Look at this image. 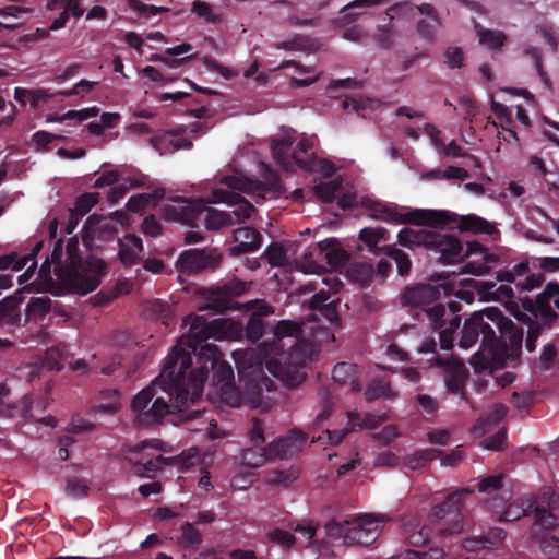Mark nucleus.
<instances>
[{
    "instance_id": "obj_64",
    "label": "nucleus",
    "mask_w": 559,
    "mask_h": 559,
    "mask_svg": "<svg viewBox=\"0 0 559 559\" xmlns=\"http://www.w3.org/2000/svg\"><path fill=\"white\" fill-rule=\"evenodd\" d=\"M444 557L443 549L430 548L428 551H409L408 559H442Z\"/></svg>"
},
{
    "instance_id": "obj_55",
    "label": "nucleus",
    "mask_w": 559,
    "mask_h": 559,
    "mask_svg": "<svg viewBox=\"0 0 559 559\" xmlns=\"http://www.w3.org/2000/svg\"><path fill=\"white\" fill-rule=\"evenodd\" d=\"M264 255L266 257L269 263L272 266H281L284 264L286 260V252L284 248L278 243H271L264 251Z\"/></svg>"
},
{
    "instance_id": "obj_23",
    "label": "nucleus",
    "mask_w": 559,
    "mask_h": 559,
    "mask_svg": "<svg viewBox=\"0 0 559 559\" xmlns=\"http://www.w3.org/2000/svg\"><path fill=\"white\" fill-rule=\"evenodd\" d=\"M333 380L341 385H349L352 392H359L361 383L358 380V367L349 362H338L332 371Z\"/></svg>"
},
{
    "instance_id": "obj_1",
    "label": "nucleus",
    "mask_w": 559,
    "mask_h": 559,
    "mask_svg": "<svg viewBox=\"0 0 559 559\" xmlns=\"http://www.w3.org/2000/svg\"><path fill=\"white\" fill-rule=\"evenodd\" d=\"M231 326L225 319L207 321L203 316H194L189 333L168 354L162 369V379H168V389L176 394L175 406H187L202 395L205 381L212 372L211 382L219 386L234 382V370L222 359V353L214 344H204L209 338L224 340Z\"/></svg>"
},
{
    "instance_id": "obj_16",
    "label": "nucleus",
    "mask_w": 559,
    "mask_h": 559,
    "mask_svg": "<svg viewBox=\"0 0 559 559\" xmlns=\"http://www.w3.org/2000/svg\"><path fill=\"white\" fill-rule=\"evenodd\" d=\"M445 314L447 309L442 304H436L432 308L425 310V317L429 320L431 325L436 329H440V347L444 350H449L453 347L454 333L460 326L461 317L456 316L450 318L449 322H447L444 319Z\"/></svg>"
},
{
    "instance_id": "obj_12",
    "label": "nucleus",
    "mask_w": 559,
    "mask_h": 559,
    "mask_svg": "<svg viewBox=\"0 0 559 559\" xmlns=\"http://www.w3.org/2000/svg\"><path fill=\"white\" fill-rule=\"evenodd\" d=\"M384 520V515L362 514L357 516L352 526L345 531L344 543L349 546L364 547L373 545L380 535V524Z\"/></svg>"
},
{
    "instance_id": "obj_41",
    "label": "nucleus",
    "mask_w": 559,
    "mask_h": 559,
    "mask_svg": "<svg viewBox=\"0 0 559 559\" xmlns=\"http://www.w3.org/2000/svg\"><path fill=\"white\" fill-rule=\"evenodd\" d=\"M191 13L203 19L206 23L217 24L222 21V16L213 11L212 5L202 0H194L191 3Z\"/></svg>"
},
{
    "instance_id": "obj_3",
    "label": "nucleus",
    "mask_w": 559,
    "mask_h": 559,
    "mask_svg": "<svg viewBox=\"0 0 559 559\" xmlns=\"http://www.w3.org/2000/svg\"><path fill=\"white\" fill-rule=\"evenodd\" d=\"M207 203L203 199L177 197L164 205L163 216L166 221L191 227H197L199 223H203L209 230H218L222 227L241 223L240 221H234L235 216L230 212L210 207Z\"/></svg>"
},
{
    "instance_id": "obj_10",
    "label": "nucleus",
    "mask_w": 559,
    "mask_h": 559,
    "mask_svg": "<svg viewBox=\"0 0 559 559\" xmlns=\"http://www.w3.org/2000/svg\"><path fill=\"white\" fill-rule=\"evenodd\" d=\"M479 336H481L479 350L484 358L487 359L488 348L495 343L492 316H489V308L474 312L465 320L459 346L468 349L477 343Z\"/></svg>"
},
{
    "instance_id": "obj_33",
    "label": "nucleus",
    "mask_w": 559,
    "mask_h": 559,
    "mask_svg": "<svg viewBox=\"0 0 559 559\" xmlns=\"http://www.w3.org/2000/svg\"><path fill=\"white\" fill-rule=\"evenodd\" d=\"M476 34L480 44L487 46L491 50H499L506 43V35L501 31L487 29L481 25L476 24Z\"/></svg>"
},
{
    "instance_id": "obj_53",
    "label": "nucleus",
    "mask_w": 559,
    "mask_h": 559,
    "mask_svg": "<svg viewBox=\"0 0 559 559\" xmlns=\"http://www.w3.org/2000/svg\"><path fill=\"white\" fill-rule=\"evenodd\" d=\"M128 5L139 15L145 17L155 16L162 12L167 11L165 7L150 5L142 2L141 0H128Z\"/></svg>"
},
{
    "instance_id": "obj_21",
    "label": "nucleus",
    "mask_w": 559,
    "mask_h": 559,
    "mask_svg": "<svg viewBox=\"0 0 559 559\" xmlns=\"http://www.w3.org/2000/svg\"><path fill=\"white\" fill-rule=\"evenodd\" d=\"M26 290L31 292L32 288L24 286L0 301V322L9 325H17L20 323L21 313L19 307L24 299L23 293Z\"/></svg>"
},
{
    "instance_id": "obj_58",
    "label": "nucleus",
    "mask_w": 559,
    "mask_h": 559,
    "mask_svg": "<svg viewBox=\"0 0 559 559\" xmlns=\"http://www.w3.org/2000/svg\"><path fill=\"white\" fill-rule=\"evenodd\" d=\"M373 38L381 48L390 49L392 46V26L390 22L385 25H379Z\"/></svg>"
},
{
    "instance_id": "obj_62",
    "label": "nucleus",
    "mask_w": 559,
    "mask_h": 559,
    "mask_svg": "<svg viewBox=\"0 0 559 559\" xmlns=\"http://www.w3.org/2000/svg\"><path fill=\"white\" fill-rule=\"evenodd\" d=\"M507 536V532L501 527H491L487 535H485V540L488 549L497 548L501 545Z\"/></svg>"
},
{
    "instance_id": "obj_36",
    "label": "nucleus",
    "mask_w": 559,
    "mask_h": 559,
    "mask_svg": "<svg viewBox=\"0 0 559 559\" xmlns=\"http://www.w3.org/2000/svg\"><path fill=\"white\" fill-rule=\"evenodd\" d=\"M442 451L437 449H425L417 451L405 459V464L408 468L415 471L426 466L429 462L441 456Z\"/></svg>"
},
{
    "instance_id": "obj_6",
    "label": "nucleus",
    "mask_w": 559,
    "mask_h": 559,
    "mask_svg": "<svg viewBox=\"0 0 559 559\" xmlns=\"http://www.w3.org/2000/svg\"><path fill=\"white\" fill-rule=\"evenodd\" d=\"M495 330V343L488 348L487 360L501 362L508 358L519 357L522 348L524 331L506 317L497 307H489Z\"/></svg>"
},
{
    "instance_id": "obj_2",
    "label": "nucleus",
    "mask_w": 559,
    "mask_h": 559,
    "mask_svg": "<svg viewBox=\"0 0 559 559\" xmlns=\"http://www.w3.org/2000/svg\"><path fill=\"white\" fill-rule=\"evenodd\" d=\"M272 341H263L260 352L266 360V369L289 388L298 386L305 380L300 371L310 357V347L302 340L301 323L281 320L272 328Z\"/></svg>"
},
{
    "instance_id": "obj_63",
    "label": "nucleus",
    "mask_w": 559,
    "mask_h": 559,
    "mask_svg": "<svg viewBox=\"0 0 559 559\" xmlns=\"http://www.w3.org/2000/svg\"><path fill=\"white\" fill-rule=\"evenodd\" d=\"M142 231L146 236L158 237L162 234V226L154 215H148L142 222Z\"/></svg>"
},
{
    "instance_id": "obj_14",
    "label": "nucleus",
    "mask_w": 559,
    "mask_h": 559,
    "mask_svg": "<svg viewBox=\"0 0 559 559\" xmlns=\"http://www.w3.org/2000/svg\"><path fill=\"white\" fill-rule=\"evenodd\" d=\"M441 293L445 296L452 294V286L442 284L439 286H432L429 284H418L416 286L406 287L402 294V302L404 306H409L414 309H420L425 316V310L431 302L436 301Z\"/></svg>"
},
{
    "instance_id": "obj_59",
    "label": "nucleus",
    "mask_w": 559,
    "mask_h": 559,
    "mask_svg": "<svg viewBox=\"0 0 559 559\" xmlns=\"http://www.w3.org/2000/svg\"><path fill=\"white\" fill-rule=\"evenodd\" d=\"M308 46H309V39L307 37L300 36V35H297L289 40L281 41L276 45V47L278 49H284V50H288V51H292V50L304 51L308 48Z\"/></svg>"
},
{
    "instance_id": "obj_46",
    "label": "nucleus",
    "mask_w": 559,
    "mask_h": 559,
    "mask_svg": "<svg viewBox=\"0 0 559 559\" xmlns=\"http://www.w3.org/2000/svg\"><path fill=\"white\" fill-rule=\"evenodd\" d=\"M98 198L99 195L96 192L81 194L75 201L74 212H78L79 216L86 215L98 203Z\"/></svg>"
},
{
    "instance_id": "obj_51",
    "label": "nucleus",
    "mask_w": 559,
    "mask_h": 559,
    "mask_svg": "<svg viewBox=\"0 0 559 559\" xmlns=\"http://www.w3.org/2000/svg\"><path fill=\"white\" fill-rule=\"evenodd\" d=\"M417 7L409 1H401L388 8L385 13L391 22L397 16L414 15L415 11L417 12Z\"/></svg>"
},
{
    "instance_id": "obj_42",
    "label": "nucleus",
    "mask_w": 559,
    "mask_h": 559,
    "mask_svg": "<svg viewBox=\"0 0 559 559\" xmlns=\"http://www.w3.org/2000/svg\"><path fill=\"white\" fill-rule=\"evenodd\" d=\"M386 254L396 263L397 273L401 276H405L411 272L412 261L404 251L394 247H389Z\"/></svg>"
},
{
    "instance_id": "obj_18",
    "label": "nucleus",
    "mask_w": 559,
    "mask_h": 559,
    "mask_svg": "<svg viewBox=\"0 0 559 559\" xmlns=\"http://www.w3.org/2000/svg\"><path fill=\"white\" fill-rule=\"evenodd\" d=\"M429 249L440 253L441 262L456 263L464 259L461 241L451 235L432 233Z\"/></svg>"
},
{
    "instance_id": "obj_34",
    "label": "nucleus",
    "mask_w": 559,
    "mask_h": 559,
    "mask_svg": "<svg viewBox=\"0 0 559 559\" xmlns=\"http://www.w3.org/2000/svg\"><path fill=\"white\" fill-rule=\"evenodd\" d=\"M170 459L165 457L160 454L154 459H141L134 464L135 473L141 477L152 478L163 467L168 464Z\"/></svg>"
},
{
    "instance_id": "obj_32",
    "label": "nucleus",
    "mask_w": 559,
    "mask_h": 559,
    "mask_svg": "<svg viewBox=\"0 0 559 559\" xmlns=\"http://www.w3.org/2000/svg\"><path fill=\"white\" fill-rule=\"evenodd\" d=\"M436 347H437V344H436V341L433 338H426L423 341V343L420 344V346L418 347V353L420 354H428V353H432L435 354L433 356V360H435V364L439 367H444V368H448L450 370H453V371H457L462 368V364L459 362L456 359L452 358V357H441L439 355H437L436 353Z\"/></svg>"
},
{
    "instance_id": "obj_45",
    "label": "nucleus",
    "mask_w": 559,
    "mask_h": 559,
    "mask_svg": "<svg viewBox=\"0 0 559 559\" xmlns=\"http://www.w3.org/2000/svg\"><path fill=\"white\" fill-rule=\"evenodd\" d=\"M539 364L543 370H550L559 364L558 350L552 343H548L542 349Z\"/></svg>"
},
{
    "instance_id": "obj_4",
    "label": "nucleus",
    "mask_w": 559,
    "mask_h": 559,
    "mask_svg": "<svg viewBox=\"0 0 559 559\" xmlns=\"http://www.w3.org/2000/svg\"><path fill=\"white\" fill-rule=\"evenodd\" d=\"M162 373L151 385L141 390L132 400V409L140 426L158 424L164 416L173 412H182L186 406H175L177 394L168 389V379Z\"/></svg>"
},
{
    "instance_id": "obj_61",
    "label": "nucleus",
    "mask_w": 559,
    "mask_h": 559,
    "mask_svg": "<svg viewBox=\"0 0 559 559\" xmlns=\"http://www.w3.org/2000/svg\"><path fill=\"white\" fill-rule=\"evenodd\" d=\"M507 440V432L503 429H500L495 435L486 438L483 441V445L485 449L491 450V451H500L503 449V445Z\"/></svg>"
},
{
    "instance_id": "obj_56",
    "label": "nucleus",
    "mask_w": 559,
    "mask_h": 559,
    "mask_svg": "<svg viewBox=\"0 0 559 559\" xmlns=\"http://www.w3.org/2000/svg\"><path fill=\"white\" fill-rule=\"evenodd\" d=\"M504 475L502 473L496 475H488L478 483V490L480 492H491L499 490L502 487Z\"/></svg>"
},
{
    "instance_id": "obj_30",
    "label": "nucleus",
    "mask_w": 559,
    "mask_h": 559,
    "mask_svg": "<svg viewBox=\"0 0 559 559\" xmlns=\"http://www.w3.org/2000/svg\"><path fill=\"white\" fill-rule=\"evenodd\" d=\"M403 526L405 538L411 546H423L430 538L431 528L426 524H420L419 522L411 523L408 521H404Z\"/></svg>"
},
{
    "instance_id": "obj_8",
    "label": "nucleus",
    "mask_w": 559,
    "mask_h": 559,
    "mask_svg": "<svg viewBox=\"0 0 559 559\" xmlns=\"http://www.w3.org/2000/svg\"><path fill=\"white\" fill-rule=\"evenodd\" d=\"M314 142L312 139L302 136L295 144V138L287 134L281 139H274L271 150L276 163L285 170L299 167L304 170H312L314 166V153L309 154Z\"/></svg>"
},
{
    "instance_id": "obj_29",
    "label": "nucleus",
    "mask_w": 559,
    "mask_h": 559,
    "mask_svg": "<svg viewBox=\"0 0 559 559\" xmlns=\"http://www.w3.org/2000/svg\"><path fill=\"white\" fill-rule=\"evenodd\" d=\"M397 395V391L393 390L390 382L383 378L373 379L365 390V397L368 402H372L381 397L394 400Z\"/></svg>"
},
{
    "instance_id": "obj_35",
    "label": "nucleus",
    "mask_w": 559,
    "mask_h": 559,
    "mask_svg": "<svg viewBox=\"0 0 559 559\" xmlns=\"http://www.w3.org/2000/svg\"><path fill=\"white\" fill-rule=\"evenodd\" d=\"M242 463L249 467H260L265 462L271 461L269 457L267 447L253 445L245 449L241 454Z\"/></svg>"
},
{
    "instance_id": "obj_54",
    "label": "nucleus",
    "mask_w": 559,
    "mask_h": 559,
    "mask_svg": "<svg viewBox=\"0 0 559 559\" xmlns=\"http://www.w3.org/2000/svg\"><path fill=\"white\" fill-rule=\"evenodd\" d=\"M140 253L129 243L119 240V259L124 265H134L140 262Z\"/></svg>"
},
{
    "instance_id": "obj_57",
    "label": "nucleus",
    "mask_w": 559,
    "mask_h": 559,
    "mask_svg": "<svg viewBox=\"0 0 559 559\" xmlns=\"http://www.w3.org/2000/svg\"><path fill=\"white\" fill-rule=\"evenodd\" d=\"M96 425L81 416H74L68 424L67 431L69 433H84L94 430Z\"/></svg>"
},
{
    "instance_id": "obj_22",
    "label": "nucleus",
    "mask_w": 559,
    "mask_h": 559,
    "mask_svg": "<svg viewBox=\"0 0 559 559\" xmlns=\"http://www.w3.org/2000/svg\"><path fill=\"white\" fill-rule=\"evenodd\" d=\"M417 12L427 15L426 19H421L417 22V34L426 41L432 43L435 40V33L440 26L436 10L431 4L424 3L417 7Z\"/></svg>"
},
{
    "instance_id": "obj_17",
    "label": "nucleus",
    "mask_w": 559,
    "mask_h": 559,
    "mask_svg": "<svg viewBox=\"0 0 559 559\" xmlns=\"http://www.w3.org/2000/svg\"><path fill=\"white\" fill-rule=\"evenodd\" d=\"M307 441V435L299 429H293L287 436L281 437L267 445L271 460L287 459L299 452Z\"/></svg>"
},
{
    "instance_id": "obj_19",
    "label": "nucleus",
    "mask_w": 559,
    "mask_h": 559,
    "mask_svg": "<svg viewBox=\"0 0 559 559\" xmlns=\"http://www.w3.org/2000/svg\"><path fill=\"white\" fill-rule=\"evenodd\" d=\"M214 197L218 202L237 205V209L230 212L235 216L234 221H240L242 223L250 218L254 211V206L236 191L216 189L214 190Z\"/></svg>"
},
{
    "instance_id": "obj_38",
    "label": "nucleus",
    "mask_w": 559,
    "mask_h": 559,
    "mask_svg": "<svg viewBox=\"0 0 559 559\" xmlns=\"http://www.w3.org/2000/svg\"><path fill=\"white\" fill-rule=\"evenodd\" d=\"M51 300L49 297H32L26 306L27 319L43 318L50 311Z\"/></svg>"
},
{
    "instance_id": "obj_40",
    "label": "nucleus",
    "mask_w": 559,
    "mask_h": 559,
    "mask_svg": "<svg viewBox=\"0 0 559 559\" xmlns=\"http://www.w3.org/2000/svg\"><path fill=\"white\" fill-rule=\"evenodd\" d=\"M178 543L186 548H194L201 545V533L193 526L192 523L186 522L180 527V536Z\"/></svg>"
},
{
    "instance_id": "obj_43",
    "label": "nucleus",
    "mask_w": 559,
    "mask_h": 559,
    "mask_svg": "<svg viewBox=\"0 0 559 559\" xmlns=\"http://www.w3.org/2000/svg\"><path fill=\"white\" fill-rule=\"evenodd\" d=\"M59 8H61L64 12H68V16L73 15L76 19L82 16L84 12L80 5L79 0H48V10H56Z\"/></svg>"
},
{
    "instance_id": "obj_5",
    "label": "nucleus",
    "mask_w": 559,
    "mask_h": 559,
    "mask_svg": "<svg viewBox=\"0 0 559 559\" xmlns=\"http://www.w3.org/2000/svg\"><path fill=\"white\" fill-rule=\"evenodd\" d=\"M362 205L366 210L371 212L373 218L386 223L442 228L450 222H454V219L450 218L451 214L449 212L441 210L416 209L407 213H399L395 207L370 199L365 200Z\"/></svg>"
},
{
    "instance_id": "obj_37",
    "label": "nucleus",
    "mask_w": 559,
    "mask_h": 559,
    "mask_svg": "<svg viewBox=\"0 0 559 559\" xmlns=\"http://www.w3.org/2000/svg\"><path fill=\"white\" fill-rule=\"evenodd\" d=\"M342 187L341 179H333L324 182L317 183L313 187L314 194L323 203H332L335 194Z\"/></svg>"
},
{
    "instance_id": "obj_24",
    "label": "nucleus",
    "mask_w": 559,
    "mask_h": 559,
    "mask_svg": "<svg viewBox=\"0 0 559 559\" xmlns=\"http://www.w3.org/2000/svg\"><path fill=\"white\" fill-rule=\"evenodd\" d=\"M457 226L462 233L486 234L489 236L499 233L492 223L475 214L459 216Z\"/></svg>"
},
{
    "instance_id": "obj_13",
    "label": "nucleus",
    "mask_w": 559,
    "mask_h": 559,
    "mask_svg": "<svg viewBox=\"0 0 559 559\" xmlns=\"http://www.w3.org/2000/svg\"><path fill=\"white\" fill-rule=\"evenodd\" d=\"M247 289L248 285L243 281L238 278L227 281L210 290L205 308L217 313L234 309L235 298L243 295Z\"/></svg>"
},
{
    "instance_id": "obj_9",
    "label": "nucleus",
    "mask_w": 559,
    "mask_h": 559,
    "mask_svg": "<svg viewBox=\"0 0 559 559\" xmlns=\"http://www.w3.org/2000/svg\"><path fill=\"white\" fill-rule=\"evenodd\" d=\"M473 490L461 488L449 493L445 499L435 504L428 514L430 522L440 525L438 534L441 536L454 535L463 532L464 516L462 506Z\"/></svg>"
},
{
    "instance_id": "obj_27",
    "label": "nucleus",
    "mask_w": 559,
    "mask_h": 559,
    "mask_svg": "<svg viewBox=\"0 0 559 559\" xmlns=\"http://www.w3.org/2000/svg\"><path fill=\"white\" fill-rule=\"evenodd\" d=\"M383 1L384 0H354L341 9L340 16L336 19L335 23L340 26H347L354 23L361 14L360 12H355L356 9L371 8Z\"/></svg>"
},
{
    "instance_id": "obj_7",
    "label": "nucleus",
    "mask_w": 559,
    "mask_h": 559,
    "mask_svg": "<svg viewBox=\"0 0 559 559\" xmlns=\"http://www.w3.org/2000/svg\"><path fill=\"white\" fill-rule=\"evenodd\" d=\"M66 252L71 262L72 270L69 271V284L80 294H87L98 287L102 277L106 274V264L103 260L91 257L86 261V267L79 271L76 264H81L79 254V240L76 237L69 239Z\"/></svg>"
},
{
    "instance_id": "obj_60",
    "label": "nucleus",
    "mask_w": 559,
    "mask_h": 559,
    "mask_svg": "<svg viewBox=\"0 0 559 559\" xmlns=\"http://www.w3.org/2000/svg\"><path fill=\"white\" fill-rule=\"evenodd\" d=\"M249 438L253 445H262L265 441L264 438V423L259 418L252 419V425L249 429Z\"/></svg>"
},
{
    "instance_id": "obj_49",
    "label": "nucleus",
    "mask_w": 559,
    "mask_h": 559,
    "mask_svg": "<svg viewBox=\"0 0 559 559\" xmlns=\"http://www.w3.org/2000/svg\"><path fill=\"white\" fill-rule=\"evenodd\" d=\"M219 394L221 400L229 406H239L241 396L239 390L236 388L235 383H225L219 385Z\"/></svg>"
},
{
    "instance_id": "obj_15",
    "label": "nucleus",
    "mask_w": 559,
    "mask_h": 559,
    "mask_svg": "<svg viewBox=\"0 0 559 559\" xmlns=\"http://www.w3.org/2000/svg\"><path fill=\"white\" fill-rule=\"evenodd\" d=\"M556 525L557 516L552 512L542 506L534 508L532 536L539 543L544 552H548L552 548H559V538L549 533Z\"/></svg>"
},
{
    "instance_id": "obj_26",
    "label": "nucleus",
    "mask_w": 559,
    "mask_h": 559,
    "mask_svg": "<svg viewBox=\"0 0 559 559\" xmlns=\"http://www.w3.org/2000/svg\"><path fill=\"white\" fill-rule=\"evenodd\" d=\"M534 318L538 320L546 329H551L555 322L558 320V313L551 308L549 301L534 300L528 302V307H525Z\"/></svg>"
},
{
    "instance_id": "obj_48",
    "label": "nucleus",
    "mask_w": 559,
    "mask_h": 559,
    "mask_svg": "<svg viewBox=\"0 0 559 559\" xmlns=\"http://www.w3.org/2000/svg\"><path fill=\"white\" fill-rule=\"evenodd\" d=\"M386 233V229L383 227H365L359 233V239L368 247L372 248L376 247L380 240L384 239Z\"/></svg>"
},
{
    "instance_id": "obj_52",
    "label": "nucleus",
    "mask_w": 559,
    "mask_h": 559,
    "mask_svg": "<svg viewBox=\"0 0 559 559\" xmlns=\"http://www.w3.org/2000/svg\"><path fill=\"white\" fill-rule=\"evenodd\" d=\"M66 490L73 498H82L88 493L90 487L83 479L72 476L67 479Z\"/></svg>"
},
{
    "instance_id": "obj_11",
    "label": "nucleus",
    "mask_w": 559,
    "mask_h": 559,
    "mask_svg": "<svg viewBox=\"0 0 559 559\" xmlns=\"http://www.w3.org/2000/svg\"><path fill=\"white\" fill-rule=\"evenodd\" d=\"M222 261L223 257L216 249H188L179 254L176 267L182 274L195 275L203 271L217 269Z\"/></svg>"
},
{
    "instance_id": "obj_39",
    "label": "nucleus",
    "mask_w": 559,
    "mask_h": 559,
    "mask_svg": "<svg viewBox=\"0 0 559 559\" xmlns=\"http://www.w3.org/2000/svg\"><path fill=\"white\" fill-rule=\"evenodd\" d=\"M265 326V321L259 314L252 313L245 328L247 341L257 343L263 336Z\"/></svg>"
},
{
    "instance_id": "obj_44",
    "label": "nucleus",
    "mask_w": 559,
    "mask_h": 559,
    "mask_svg": "<svg viewBox=\"0 0 559 559\" xmlns=\"http://www.w3.org/2000/svg\"><path fill=\"white\" fill-rule=\"evenodd\" d=\"M299 477V469L290 467L284 471H273L269 483L273 485L288 486Z\"/></svg>"
},
{
    "instance_id": "obj_20",
    "label": "nucleus",
    "mask_w": 559,
    "mask_h": 559,
    "mask_svg": "<svg viewBox=\"0 0 559 559\" xmlns=\"http://www.w3.org/2000/svg\"><path fill=\"white\" fill-rule=\"evenodd\" d=\"M234 240L237 245L231 247L229 251L230 254L238 255L257 251L261 246L262 236L257 229L245 226L234 230Z\"/></svg>"
},
{
    "instance_id": "obj_47",
    "label": "nucleus",
    "mask_w": 559,
    "mask_h": 559,
    "mask_svg": "<svg viewBox=\"0 0 559 559\" xmlns=\"http://www.w3.org/2000/svg\"><path fill=\"white\" fill-rule=\"evenodd\" d=\"M269 540L281 546L283 549H289L296 542V537L284 530L274 528L267 533Z\"/></svg>"
},
{
    "instance_id": "obj_50",
    "label": "nucleus",
    "mask_w": 559,
    "mask_h": 559,
    "mask_svg": "<svg viewBox=\"0 0 559 559\" xmlns=\"http://www.w3.org/2000/svg\"><path fill=\"white\" fill-rule=\"evenodd\" d=\"M464 51L460 47H448L443 52V63L449 69H460L463 67Z\"/></svg>"
},
{
    "instance_id": "obj_25",
    "label": "nucleus",
    "mask_w": 559,
    "mask_h": 559,
    "mask_svg": "<svg viewBox=\"0 0 559 559\" xmlns=\"http://www.w3.org/2000/svg\"><path fill=\"white\" fill-rule=\"evenodd\" d=\"M319 248L326 263L333 269L343 266L349 259L347 251L335 239L319 242Z\"/></svg>"
},
{
    "instance_id": "obj_28",
    "label": "nucleus",
    "mask_w": 559,
    "mask_h": 559,
    "mask_svg": "<svg viewBox=\"0 0 559 559\" xmlns=\"http://www.w3.org/2000/svg\"><path fill=\"white\" fill-rule=\"evenodd\" d=\"M432 231L424 229L414 230L408 227H404L399 231L397 241L401 246L413 248L424 246L428 248L430 246Z\"/></svg>"
},
{
    "instance_id": "obj_31",
    "label": "nucleus",
    "mask_w": 559,
    "mask_h": 559,
    "mask_svg": "<svg viewBox=\"0 0 559 559\" xmlns=\"http://www.w3.org/2000/svg\"><path fill=\"white\" fill-rule=\"evenodd\" d=\"M165 190L157 188L153 192L138 193L131 195L127 202V210L132 213H140L150 204L155 203L164 198Z\"/></svg>"
}]
</instances>
